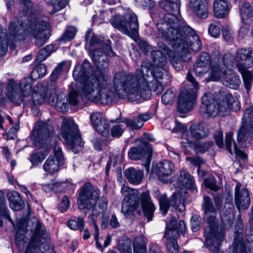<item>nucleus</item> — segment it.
Returning <instances> with one entry per match:
<instances>
[{
	"label": "nucleus",
	"instance_id": "1",
	"mask_svg": "<svg viewBox=\"0 0 253 253\" xmlns=\"http://www.w3.org/2000/svg\"><path fill=\"white\" fill-rule=\"evenodd\" d=\"M85 48L91 54L92 60L97 68L93 75L90 63L84 60L82 65H77L73 71V76L75 81L81 84V95L95 103L106 104L114 101L117 97L121 99L141 97L149 99L151 92L161 93L164 90L161 80L163 79L165 66L167 63V55L171 51L167 46L163 50H154L151 53L154 67L150 69L143 62L141 67L135 73L125 71L117 72L113 78V88L108 81L106 74L109 63L106 55H115L112 51L110 41L103 46V48L94 49L93 46L99 43L97 36L88 30L85 34Z\"/></svg>",
	"mask_w": 253,
	"mask_h": 253
},
{
	"label": "nucleus",
	"instance_id": "2",
	"mask_svg": "<svg viewBox=\"0 0 253 253\" xmlns=\"http://www.w3.org/2000/svg\"><path fill=\"white\" fill-rule=\"evenodd\" d=\"M18 0L24 16L16 17L10 22L8 34L5 29L0 27V56L6 53L8 44L10 45V42L23 40L28 36L34 38L35 44L39 47L42 46L49 37L50 26L47 18H34L27 24L25 22L26 16L32 12L33 4L30 0Z\"/></svg>",
	"mask_w": 253,
	"mask_h": 253
},
{
	"label": "nucleus",
	"instance_id": "3",
	"mask_svg": "<svg viewBox=\"0 0 253 253\" xmlns=\"http://www.w3.org/2000/svg\"><path fill=\"white\" fill-rule=\"evenodd\" d=\"M175 58L183 61L192 59L190 49L201 50L202 43L199 36L187 25L180 14V0H175Z\"/></svg>",
	"mask_w": 253,
	"mask_h": 253
},
{
	"label": "nucleus",
	"instance_id": "4",
	"mask_svg": "<svg viewBox=\"0 0 253 253\" xmlns=\"http://www.w3.org/2000/svg\"><path fill=\"white\" fill-rule=\"evenodd\" d=\"M99 195L100 191L97 188L89 182L85 183L81 188L78 203L80 210L91 211L89 218L93 221L95 241L97 248L101 249L102 245L99 242V228L95 220L106 209L107 202L105 198L99 199Z\"/></svg>",
	"mask_w": 253,
	"mask_h": 253
},
{
	"label": "nucleus",
	"instance_id": "5",
	"mask_svg": "<svg viewBox=\"0 0 253 253\" xmlns=\"http://www.w3.org/2000/svg\"><path fill=\"white\" fill-rule=\"evenodd\" d=\"M121 192L124 197L121 212L126 217L130 218L135 212L140 213L142 210L148 221L152 220L155 207L148 191L140 195L138 190L124 185Z\"/></svg>",
	"mask_w": 253,
	"mask_h": 253
},
{
	"label": "nucleus",
	"instance_id": "6",
	"mask_svg": "<svg viewBox=\"0 0 253 253\" xmlns=\"http://www.w3.org/2000/svg\"><path fill=\"white\" fill-rule=\"evenodd\" d=\"M124 15L116 14L110 21L112 26L137 42L141 50L145 53L150 49V45L143 40L138 39L139 25L136 15L129 9Z\"/></svg>",
	"mask_w": 253,
	"mask_h": 253
},
{
	"label": "nucleus",
	"instance_id": "7",
	"mask_svg": "<svg viewBox=\"0 0 253 253\" xmlns=\"http://www.w3.org/2000/svg\"><path fill=\"white\" fill-rule=\"evenodd\" d=\"M36 223L35 235L27 243L28 238L25 234L27 232V222L25 220L17 221L15 243L20 253H40L41 241L40 236L42 224L37 218L34 219Z\"/></svg>",
	"mask_w": 253,
	"mask_h": 253
},
{
	"label": "nucleus",
	"instance_id": "8",
	"mask_svg": "<svg viewBox=\"0 0 253 253\" xmlns=\"http://www.w3.org/2000/svg\"><path fill=\"white\" fill-rule=\"evenodd\" d=\"M221 223L220 226L217 218V228L214 233L209 235L205 229L203 233L205 238L204 246L210 251V253H218L219 247L225 237V230L230 229L233 224V218L229 212L221 214Z\"/></svg>",
	"mask_w": 253,
	"mask_h": 253
},
{
	"label": "nucleus",
	"instance_id": "9",
	"mask_svg": "<svg viewBox=\"0 0 253 253\" xmlns=\"http://www.w3.org/2000/svg\"><path fill=\"white\" fill-rule=\"evenodd\" d=\"M160 6L168 12L164 16L163 21L157 23L158 37L170 41L173 46L174 40V2L173 0H160Z\"/></svg>",
	"mask_w": 253,
	"mask_h": 253
},
{
	"label": "nucleus",
	"instance_id": "10",
	"mask_svg": "<svg viewBox=\"0 0 253 253\" xmlns=\"http://www.w3.org/2000/svg\"><path fill=\"white\" fill-rule=\"evenodd\" d=\"M186 79L192 84L194 88H188L180 92L177 103V111L179 113H187L192 109L197 98V90L199 89V83L190 69L187 73Z\"/></svg>",
	"mask_w": 253,
	"mask_h": 253
},
{
	"label": "nucleus",
	"instance_id": "11",
	"mask_svg": "<svg viewBox=\"0 0 253 253\" xmlns=\"http://www.w3.org/2000/svg\"><path fill=\"white\" fill-rule=\"evenodd\" d=\"M61 133L66 145L70 146L76 153L83 147L78 126L70 119H64L61 128Z\"/></svg>",
	"mask_w": 253,
	"mask_h": 253
},
{
	"label": "nucleus",
	"instance_id": "12",
	"mask_svg": "<svg viewBox=\"0 0 253 253\" xmlns=\"http://www.w3.org/2000/svg\"><path fill=\"white\" fill-rule=\"evenodd\" d=\"M31 82L30 78L22 80L19 84L14 81H10L7 85L6 97L15 105H20L23 102L24 106H26L27 95L31 92Z\"/></svg>",
	"mask_w": 253,
	"mask_h": 253
},
{
	"label": "nucleus",
	"instance_id": "13",
	"mask_svg": "<svg viewBox=\"0 0 253 253\" xmlns=\"http://www.w3.org/2000/svg\"><path fill=\"white\" fill-rule=\"evenodd\" d=\"M32 92L27 95L26 106L34 109L37 105H41L45 102L54 105L55 104L56 93L55 90L47 89L42 84H38L34 87Z\"/></svg>",
	"mask_w": 253,
	"mask_h": 253
},
{
	"label": "nucleus",
	"instance_id": "14",
	"mask_svg": "<svg viewBox=\"0 0 253 253\" xmlns=\"http://www.w3.org/2000/svg\"><path fill=\"white\" fill-rule=\"evenodd\" d=\"M202 104L199 109V113L204 118L215 117L219 113L224 115V111L221 110L223 107L222 98L217 100L213 95L210 92L205 93L201 99Z\"/></svg>",
	"mask_w": 253,
	"mask_h": 253
},
{
	"label": "nucleus",
	"instance_id": "15",
	"mask_svg": "<svg viewBox=\"0 0 253 253\" xmlns=\"http://www.w3.org/2000/svg\"><path fill=\"white\" fill-rule=\"evenodd\" d=\"M53 133L54 128L51 124L40 121L36 123L31 137L35 146L42 148L45 146V143H48Z\"/></svg>",
	"mask_w": 253,
	"mask_h": 253
},
{
	"label": "nucleus",
	"instance_id": "16",
	"mask_svg": "<svg viewBox=\"0 0 253 253\" xmlns=\"http://www.w3.org/2000/svg\"><path fill=\"white\" fill-rule=\"evenodd\" d=\"M137 142H140V146L131 148L128 151V157L132 160H137L145 157L146 160L143 165L147 172L149 171L151 160L152 148L151 145L143 139H139Z\"/></svg>",
	"mask_w": 253,
	"mask_h": 253
},
{
	"label": "nucleus",
	"instance_id": "17",
	"mask_svg": "<svg viewBox=\"0 0 253 253\" xmlns=\"http://www.w3.org/2000/svg\"><path fill=\"white\" fill-rule=\"evenodd\" d=\"M203 208L204 211V219L207 225L205 229L209 235L215 232L217 228L216 221V210L211 201V198L207 195L204 196Z\"/></svg>",
	"mask_w": 253,
	"mask_h": 253
},
{
	"label": "nucleus",
	"instance_id": "18",
	"mask_svg": "<svg viewBox=\"0 0 253 253\" xmlns=\"http://www.w3.org/2000/svg\"><path fill=\"white\" fill-rule=\"evenodd\" d=\"M55 159L49 156L43 165L44 170L50 174L57 172L64 164V157L60 146L56 143L53 148Z\"/></svg>",
	"mask_w": 253,
	"mask_h": 253
},
{
	"label": "nucleus",
	"instance_id": "19",
	"mask_svg": "<svg viewBox=\"0 0 253 253\" xmlns=\"http://www.w3.org/2000/svg\"><path fill=\"white\" fill-rule=\"evenodd\" d=\"M173 167L172 163L168 160H164L153 166L151 173L152 174H156L162 182L170 183L172 181V172Z\"/></svg>",
	"mask_w": 253,
	"mask_h": 253
},
{
	"label": "nucleus",
	"instance_id": "20",
	"mask_svg": "<svg viewBox=\"0 0 253 253\" xmlns=\"http://www.w3.org/2000/svg\"><path fill=\"white\" fill-rule=\"evenodd\" d=\"M177 183L178 187L175 186V193L181 192L183 189H186V192L187 190L193 191L196 189L197 191L194 176L186 170H180Z\"/></svg>",
	"mask_w": 253,
	"mask_h": 253
},
{
	"label": "nucleus",
	"instance_id": "21",
	"mask_svg": "<svg viewBox=\"0 0 253 253\" xmlns=\"http://www.w3.org/2000/svg\"><path fill=\"white\" fill-rule=\"evenodd\" d=\"M90 121L93 127L102 136H107L109 132V123L103 114L94 112L90 116Z\"/></svg>",
	"mask_w": 253,
	"mask_h": 253
},
{
	"label": "nucleus",
	"instance_id": "22",
	"mask_svg": "<svg viewBox=\"0 0 253 253\" xmlns=\"http://www.w3.org/2000/svg\"><path fill=\"white\" fill-rule=\"evenodd\" d=\"M235 191V202L237 208L243 210L248 209L251 203L249 191L244 188L240 190L238 185H236Z\"/></svg>",
	"mask_w": 253,
	"mask_h": 253
},
{
	"label": "nucleus",
	"instance_id": "23",
	"mask_svg": "<svg viewBox=\"0 0 253 253\" xmlns=\"http://www.w3.org/2000/svg\"><path fill=\"white\" fill-rule=\"evenodd\" d=\"M208 0H190L189 8L199 18L206 19L209 16Z\"/></svg>",
	"mask_w": 253,
	"mask_h": 253
},
{
	"label": "nucleus",
	"instance_id": "24",
	"mask_svg": "<svg viewBox=\"0 0 253 253\" xmlns=\"http://www.w3.org/2000/svg\"><path fill=\"white\" fill-rule=\"evenodd\" d=\"M236 60L237 64L244 68L253 66V50L250 48H241L236 52Z\"/></svg>",
	"mask_w": 253,
	"mask_h": 253
},
{
	"label": "nucleus",
	"instance_id": "25",
	"mask_svg": "<svg viewBox=\"0 0 253 253\" xmlns=\"http://www.w3.org/2000/svg\"><path fill=\"white\" fill-rule=\"evenodd\" d=\"M211 65V57L207 52H202L198 57L193 67V71L198 76H201L207 72V68Z\"/></svg>",
	"mask_w": 253,
	"mask_h": 253
},
{
	"label": "nucleus",
	"instance_id": "26",
	"mask_svg": "<svg viewBox=\"0 0 253 253\" xmlns=\"http://www.w3.org/2000/svg\"><path fill=\"white\" fill-rule=\"evenodd\" d=\"M246 134L253 138V118L250 119L246 125L241 126L237 132V141L242 148L247 147Z\"/></svg>",
	"mask_w": 253,
	"mask_h": 253
},
{
	"label": "nucleus",
	"instance_id": "27",
	"mask_svg": "<svg viewBox=\"0 0 253 253\" xmlns=\"http://www.w3.org/2000/svg\"><path fill=\"white\" fill-rule=\"evenodd\" d=\"M186 142H183V146L185 148V152L188 147L195 150L197 152L203 154L208 151L213 145L212 141L201 142L186 139Z\"/></svg>",
	"mask_w": 253,
	"mask_h": 253
},
{
	"label": "nucleus",
	"instance_id": "28",
	"mask_svg": "<svg viewBox=\"0 0 253 253\" xmlns=\"http://www.w3.org/2000/svg\"><path fill=\"white\" fill-rule=\"evenodd\" d=\"M231 4L227 0H214L213 10L214 16L218 18H224L227 17Z\"/></svg>",
	"mask_w": 253,
	"mask_h": 253
},
{
	"label": "nucleus",
	"instance_id": "29",
	"mask_svg": "<svg viewBox=\"0 0 253 253\" xmlns=\"http://www.w3.org/2000/svg\"><path fill=\"white\" fill-rule=\"evenodd\" d=\"M190 134L196 140L204 139L210 134L209 128L203 122L193 123L190 126Z\"/></svg>",
	"mask_w": 253,
	"mask_h": 253
},
{
	"label": "nucleus",
	"instance_id": "30",
	"mask_svg": "<svg viewBox=\"0 0 253 253\" xmlns=\"http://www.w3.org/2000/svg\"><path fill=\"white\" fill-rule=\"evenodd\" d=\"M223 107L221 110L224 111V115L230 110L236 112L240 110L241 108L240 103L235 100L231 93H227L222 96Z\"/></svg>",
	"mask_w": 253,
	"mask_h": 253
},
{
	"label": "nucleus",
	"instance_id": "31",
	"mask_svg": "<svg viewBox=\"0 0 253 253\" xmlns=\"http://www.w3.org/2000/svg\"><path fill=\"white\" fill-rule=\"evenodd\" d=\"M125 175L129 183L137 185L142 182L144 172L141 169L130 167L126 169Z\"/></svg>",
	"mask_w": 253,
	"mask_h": 253
},
{
	"label": "nucleus",
	"instance_id": "32",
	"mask_svg": "<svg viewBox=\"0 0 253 253\" xmlns=\"http://www.w3.org/2000/svg\"><path fill=\"white\" fill-rule=\"evenodd\" d=\"M6 197L9 202L10 208L13 211H20L24 206V202L20 194L14 190L8 191Z\"/></svg>",
	"mask_w": 253,
	"mask_h": 253
},
{
	"label": "nucleus",
	"instance_id": "33",
	"mask_svg": "<svg viewBox=\"0 0 253 253\" xmlns=\"http://www.w3.org/2000/svg\"><path fill=\"white\" fill-rule=\"evenodd\" d=\"M174 224L173 218L172 217L169 221L166 222V228L164 238L167 240L166 246L167 249L173 253L174 250Z\"/></svg>",
	"mask_w": 253,
	"mask_h": 253
},
{
	"label": "nucleus",
	"instance_id": "34",
	"mask_svg": "<svg viewBox=\"0 0 253 253\" xmlns=\"http://www.w3.org/2000/svg\"><path fill=\"white\" fill-rule=\"evenodd\" d=\"M235 1L236 2H238V7L243 21L253 17V7L250 2L245 0H235Z\"/></svg>",
	"mask_w": 253,
	"mask_h": 253
},
{
	"label": "nucleus",
	"instance_id": "35",
	"mask_svg": "<svg viewBox=\"0 0 253 253\" xmlns=\"http://www.w3.org/2000/svg\"><path fill=\"white\" fill-rule=\"evenodd\" d=\"M222 82L224 85L234 89H237L241 83L240 77L238 75L232 72L225 74Z\"/></svg>",
	"mask_w": 253,
	"mask_h": 253
},
{
	"label": "nucleus",
	"instance_id": "36",
	"mask_svg": "<svg viewBox=\"0 0 253 253\" xmlns=\"http://www.w3.org/2000/svg\"><path fill=\"white\" fill-rule=\"evenodd\" d=\"M188 197V192L183 189L181 192H175V211L181 213L185 210V202Z\"/></svg>",
	"mask_w": 253,
	"mask_h": 253
},
{
	"label": "nucleus",
	"instance_id": "37",
	"mask_svg": "<svg viewBox=\"0 0 253 253\" xmlns=\"http://www.w3.org/2000/svg\"><path fill=\"white\" fill-rule=\"evenodd\" d=\"M154 196L158 200L160 211L163 215L166 214L170 205V200L166 194H161L158 190H156Z\"/></svg>",
	"mask_w": 253,
	"mask_h": 253
},
{
	"label": "nucleus",
	"instance_id": "38",
	"mask_svg": "<svg viewBox=\"0 0 253 253\" xmlns=\"http://www.w3.org/2000/svg\"><path fill=\"white\" fill-rule=\"evenodd\" d=\"M2 193L0 195V226L3 224L2 218H5L14 226V223L10 216L9 210L6 207V204L2 197Z\"/></svg>",
	"mask_w": 253,
	"mask_h": 253
},
{
	"label": "nucleus",
	"instance_id": "39",
	"mask_svg": "<svg viewBox=\"0 0 253 253\" xmlns=\"http://www.w3.org/2000/svg\"><path fill=\"white\" fill-rule=\"evenodd\" d=\"M175 251L178 252L179 246L176 241V238L179 234L184 235L186 232V225L183 220H180L177 225V219L175 217Z\"/></svg>",
	"mask_w": 253,
	"mask_h": 253
},
{
	"label": "nucleus",
	"instance_id": "40",
	"mask_svg": "<svg viewBox=\"0 0 253 253\" xmlns=\"http://www.w3.org/2000/svg\"><path fill=\"white\" fill-rule=\"evenodd\" d=\"M68 67L66 63L62 62L59 64L52 72L50 75V80L53 82L56 81L63 72H67Z\"/></svg>",
	"mask_w": 253,
	"mask_h": 253
},
{
	"label": "nucleus",
	"instance_id": "41",
	"mask_svg": "<svg viewBox=\"0 0 253 253\" xmlns=\"http://www.w3.org/2000/svg\"><path fill=\"white\" fill-rule=\"evenodd\" d=\"M223 64L226 68L232 70L236 62L235 56L229 53H225L222 58Z\"/></svg>",
	"mask_w": 253,
	"mask_h": 253
},
{
	"label": "nucleus",
	"instance_id": "42",
	"mask_svg": "<svg viewBox=\"0 0 253 253\" xmlns=\"http://www.w3.org/2000/svg\"><path fill=\"white\" fill-rule=\"evenodd\" d=\"M222 69L220 66L216 63L211 66V73L210 79L211 81H218L220 79Z\"/></svg>",
	"mask_w": 253,
	"mask_h": 253
},
{
	"label": "nucleus",
	"instance_id": "43",
	"mask_svg": "<svg viewBox=\"0 0 253 253\" xmlns=\"http://www.w3.org/2000/svg\"><path fill=\"white\" fill-rule=\"evenodd\" d=\"M49 3L52 6L53 10L50 12L51 14L59 11L64 8L68 3L67 0H50Z\"/></svg>",
	"mask_w": 253,
	"mask_h": 253
},
{
	"label": "nucleus",
	"instance_id": "44",
	"mask_svg": "<svg viewBox=\"0 0 253 253\" xmlns=\"http://www.w3.org/2000/svg\"><path fill=\"white\" fill-rule=\"evenodd\" d=\"M191 229L193 232L199 231L201 227L202 219L200 215L195 214L190 219Z\"/></svg>",
	"mask_w": 253,
	"mask_h": 253
},
{
	"label": "nucleus",
	"instance_id": "45",
	"mask_svg": "<svg viewBox=\"0 0 253 253\" xmlns=\"http://www.w3.org/2000/svg\"><path fill=\"white\" fill-rule=\"evenodd\" d=\"M126 126L131 129H136L141 128L143 123L138 118L133 119H125L123 121Z\"/></svg>",
	"mask_w": 253,
	"mask_h": 253
},
{
	"label": "nucleus",
	"instance_id": "46",
	"mask_svg": "<svg viewBox=\"0 0 253 253\" xmlns=\"http://www.w3.org/2000/svg\"><path fill=\"white\" fill-rule=\"evenodd\" d=\"M77 29L74 26H67L65 32L61 38V40L65 42L74 38Z\"/></svg>",
	"mask_w": 253,
	"mask_h": 253
},
{
	"label": "nucleus",
	"instance_id": "47",
	"mask_svg": "<svg viewBox=\"0 0 253 253\" xmlns=\"http://www.w3.org/2000/svg\"><path fill=\"white\" fill-rule=\"evenodd\" d=\"M46 72V67L44 64H39L32 71L31 75L33 78H42Z\"/></svg>",
	"mask_w": 253,
	"mask_h": 253
},
{
	"label": "nucleus",
	"instance_id": "48",
	"mask_svg": "<svg viewBox=\"0 0 253 253\" xmlns=\"http://www.w3.org/2000/svg\"><path fill=\"white\" fill-rule=\"evenodd\" d=\"M162 102L166 105L173 104L174 102V93L172 89H169L165 91L162 96Z\"/></svg>",
	"mask_w": 253,
	"mask_h": 253
},
{
	"label": "nucleus",
	"instance_id": "49",
	"mask_svg": "<svg viewBox=\"0 0 253 253\" xmlns=\"http://www.w3.org/2000/svg\"><path fill=\"white\" fill-rule=\"evenodd\" d=\"M72 185L66 181L55 182L52 183V188L54 192H61L68 188L72 187Z\"/></svg>",
	"mask_w": 253,
	"mask_h": 253
},
{
	"label": "nucleus",
	"instance_id": "50",
	"mask_svg": "<svg viewBox=\"0 0 253 253\" xmlns=\"http://www.w3.org/2000/svg\"><path fill=\"white\" fill-rule=\"evenodd\" d=\"M208 32L211 37L218 38L220 34L219 23L215 21L211 23L209 26Z\"/></svg>",
	"mask_w": 253,
	"mask_h": 253
},
{
	"label": "nucleus",
	"instance_id": "51",
	"mask_svg": "<svg viewBox=\"0 0 253 253\" xmlns=\"http://www.w3.org/2000/svg\"><path fill=\"white\" fill-rule=\"evenodd\" d=\"M48 152L45 153L40 152L39 153L33 154L31 155L30 158V162L34 165H37L42 162L45 158L46 156L48 154Z\"/></svg>",
	"mask_w": 253,
	"mask_h": 253
},
{
	"label": "nucleus",
	"instance_id": "52",
	"mask_svg": "<svg viewBox=\"0 0 253 253\" xmlns=\"http://www.w3.org/2000/svg\"><path fill=\"white\" fill-rule=\"evenodd\" d=\"M233 245V249L231 253H248L246 246L242 241L240 240L236 242L235 239H234Z\"/></svg>",
	"mask_w": 253,
	"mask_h": 253
},
{
	"label": "nucleus",
	"instance_id": "53",
	"mask_svg": "<svg viewBox=\"0 0 253 253\" xmlns=\"http://www.w3.org/2000/svg\"><path fill=\"white\" fill-rule=\"evenodd\" d=\"M84 225V220L82 218L80 217L74 219H71L68 222V226L73 230H77L79 228H83Z\"/></svg>",
	"mask_w": 253,
	"mask_h": 253
},
{
	"label": "nucleus",
	"instance_id": "54",
	"mask_svg": "<svg viewBox=\"0 0 253 253\" xmlns=\"http://www.w3.org/2000/svg\"><path fill=\"white\" fill-rule=\"evenodd\" d=\"M204 184L206 187L211 190L216 191L219 189L216 185V179L213 176L206 178L204 180Z\"/></svg>",
	"mask_w": 253,
	"mask_h": 253
},
{
	"label": "nucleus",
	"instance_id": "55",
	"mask_svg": "<svg viewBox=\"0 0 253 253\" xmlns=\"http://www.w3.org/2000/svg\"><path fill=\"white\" fill-rule=\"evenodd\" d=\"M245 87L247 92L250 91L253 81V75L250 71H247L242 75Z\"/></svg>",
	"mask_w": 253,
	"mask_h": 253
},
{
	"label": "nucleus",
	"instance_id": "56",
	"mask_svg": "<svg viewBox=\"0 0 253 253\" xmlns=\"http://www.w3.org/2000/svg\"><path fill=\"white\" fill-rule=\"evenodd\" d=\"M186 160L190 162L194 166L198 167L197 173L198 175H200L201 166L204 163V160L200 156H198L196 158L193 157H187Z\"/></svg>",
	"mask_w": 253,
	"mask_h": 253
},
{
	"label": "nucleus",
	"instance_id": "57",
	"mask_svg": "<svg viewBox=\"0 0 253 253\" xmlns=\"http://www.w3.org/2000/svg\"><path fill=\"white\" fill-rule=\"evenodd\" d=\"M124 131V128L120 124L113 126L111 128V134L114 137H119L122 135Z\"/></svg>",
	"mask_w": 253,
	"mask_h": 253
},
{
	"label": "nucleus",
	"instance_id": "58",
	"mask_svg": "<svg viewBox=\"0 0 253 253\" xmlns=\"http://www.w3.org/2000/svg\"><path fill=\"white\" fill-rule=\"evenodd\" d=\"M79 95L75 90L71 89L69 93V103L72 105H76L79 103Z\"/></svg>",
	"mask_w": 253,
	"mask_h": 253
},
{
	"label": "nucleus",
	"instance_id": "59",
	"mask_svg": "<svg viewBox=\"0 0 253 253\" xmlns=\"http://www.w3.org/2000/svg\"><path fill=\"white\" fill-rule=\"evenodd\" d=\"M136 5L140 7L150 8L155 4L153 0H135Z\"/></svg>",
	"mask_w": 253,
	"mask_h": 253
},
{
	"label": "nucleus",
	"instance_id": "60",
	"mask_svg": "<svg viewBox=\"0 0 253 253\" xmlns=\"http://www.w3.org/2000/svg\"><path fill=\"white\" fill-rule=\"evenodd\" d=\"M233 133L229 132L225 135V147L227 151L231 155H232V141L234 143V141L233 139Z\"/></svg>",
	"mask_w": 253,
	"mask_h": 253
},
{
	"label": "nucleus",
	"instance_id": "61",
	"mask_svg": "<svg viewBox=\"0 0 253 253\" xmlns=\"http://www.w3.org/2000/svg\"><path fill=\"white\" fill-rule=\"evenodd\" d=\"M244 230V225L243 220L240 215L238 216L237 219L236 221L235 226V233H242Z\"/></svg>",
	"mask_w": 253,
	"mask_h": 253
},
{
	"label": "nucleus",
	"instance_id": "62",
	"mask_svg": "<svg viewBox=\"0 0 253 253\" xmlns=\"http://www.w3.org/2000/svg\"><path fill=\"white\" fill-rule=\"evenodd\" d=\"M70 206V202L67 196H64L61 203L59 206V209L61 212H64L66 211L69 208Z\"/></svg>",
	"mask_w": 253,
	"mask_h": 253
},
{
	"label": "nucleus",
	"instance_id": "63",
	"mask_svg": "<svg viewBox=\"0 0 253 253\" xmlns=\"http://www.w3.org/2000/svg\"><path fill=\"white\" fill-rule=\"evenodd\" d=\"M214 138L216 144L219 148H222L224 146L223 135L222 132H217L215 133Z\"/></svg>",
	"mask_w": 253,
	"mask_h": 253
},
{
	"label": "nucleus",
	"instance_id": "64",
	"mask_svg": "<svg viewBox=\"0 0 253 253\" xmlns=\"http://www.w3.org/2000/svg\"><path fill=\"white\" fill-rule=\"evenodd\" d=\"M233 147L234 153L237 156L239 157L242 160L247 159L248 156L244 152L238 148L237 144L235 142L233 143Z\"/></svg>",
	"mask_w": 253,
	"mask_h": 253
}]
</instances>
